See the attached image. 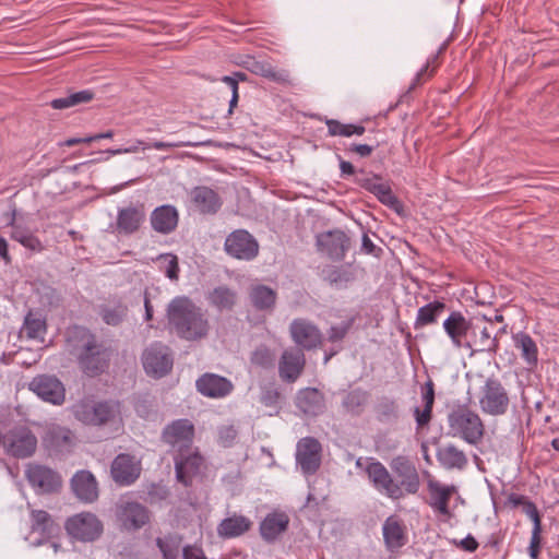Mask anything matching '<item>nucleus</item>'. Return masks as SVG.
I'll return each instance as SVG.
<instances>
[{
    "instance_id": "obj_1",
    "label": "nucleus",
    "mask_w": 559,
    "mask_h": 559,
    "mask_svg": "<svg viewBox=\"0 0 559 559\" xmlns=\"http://www.w3.org/2000/svg\"><path fill=\"white\" fill-rule=\"evenodd\" d=\"M70 353L76 356L80 370L88 378L105 373L111 360V348L84 325L73 324L66 331Z\"/></svg>"
},
{
    "instance_id": "obj_2",
    "label": "nucleus",
    "mask_w": 559,
    "mask_h": 559,
    "mask_svg": "<svg viewBox=\"0 0 559 559\" xmlns=\"http://www.w3.org/2000/svg\"><path fill=\"white\" fill-rule=\"evenodd\" d=\"M167 319L179 338L199 341L209 335L210 322L202 308L189 297H175L167 306Z\"/></svg>"
},
{
    "instance_id": "obj_3",
    "label": "nucleus",
    "mask_w": 559,
    "mask_h": 559,
    "mask_svg": "<svg viewBox=\"0 0 559 559\" xmlns=\"http://www.w3.org/2000/svg\"><path fill=\"white\" fill-rule=\"evenodd\" d=\"M386 469V497L401 499L415 495L420 487V477L414 461L407 455H396Z\"/></svg>"
},
{
    "instance_id": "obj_4",
    "label": "nucleus",
    "mask_w": 559,
    "mask_h": 559,
    "mask_svg": "<svg viewBox=\"0 0 559 559\" xmlns=\"http://www.w3.org/2000/svg\"><path fill=\"white\" fill-rule=\"evenodd\" d=\"M448 435L466 443L477 445L485 435V425L479 415L467 405H457L448 414Z\"/></svg>"
},
{
    "instance_id": "obj_5",
    "label": "nucleus",
    "mask_w": 559,
    "mask_h": 559,
    "mask_svg": "<svg viewBox=\"0 0 559 559\" xmlns=\"http://www.w3.org/2000/svg\"><path fill=\"white\" fill-rule=\"evenodd\" d=\"M120 413V403L114 400H82L73 406L74 417L90 426H104L115 420Z\"/></svg>"
},
{
    "instance_id": "obj_6",
    "label": "nucleus",
    "mask_w": 559,
    "mask_h": 559,
    "mask_svg": "<svg viewBox=\"0 0 559 559\" xmlns=\"http://www.w3.org/2000/svg\"><path fill=\"white\" fill-rule=\"evenodd\" d=\"M37 437L26 425H15L3 433L2 447L7 455L24 460L37 450Z\"/></svg>"
},
{
    "instance_id": "obj_7",
    "label": "nucleus",
    "mask_w": 559,
    "mask_h": 559,
    "mask_svg": "<svg viewBox=\"0 0 559 559\" xmlns=\"http://www.w3.org/2000/svg\"><path fill=\"white\" fill-rule=\"evenodd\" d=\"M412 424L401 405L395 401L386 402V451H395L408 439Z\"/></svg>"
},
{
    "instance_id": "obj_8",
    "label": "nucleus",
    "mask_w": 559,
    "mask_h": 559,
    "mask_svg": "<svg viewBox=\"0 0 559 559\" xmlns=\"http://www.w3.org/2000/svg\"><path fill=\"white\" fill-rule=\"evenodd\" d=\"M510 405V397L503 384L496 378H488L481 388L479 407L490 416L504 415Z\"/></svg>"
},
{
    "instance_id": "obj_9",
    "label": "nucleus",
    "mask_w": 559,
    "mask_h": 559,
    "mask_svg": "<svg viewBox=\"0 0 559 559\" xmlns=\"http://www.w3.org/2000/svg\"><path fill=\"white\" fill-rule=\"evenodd\" d=\"M64 528L71 537L83 543L97 540L104 531L102 521L91 512H82L69 518Z\"/></svg>"
},
{
    "instance_id": "obj_10",
    "label": "nucleus",
    "mask_w": 559,
    "mask_h": 559,
    "mask_svg": "<svg viewBox=\"0 0 559 559\" xmlns=\"http://www.w3.org/2000/svg\"><path fill=\"white\" fill-rule=\"evenodd\" d=\"M142 364L148 376L160 379L173 370L174 358L167 345L154 342L143 352Z\"/></svg>"
},
{
    "instance_id": "obj_11",
    "label": "nucleus",
    "mask_w": 559,
    "mask_h": 559,
    "mask_svg": "<svg viewBox=\"0 0 559 559\" xmlns=\"http://www.w3.org/2000/svg\"><path fill=\"white\" fill-rule=\"evenodd\" d=\"M224 250L231 258L250 261L258 255L259 243L248 230L236 229L226 237Z\"/></svg>"
},
{
    "instance_id": "obj_12",
    "label": "nucleus",
    "mask_w": 559,
    "mask_h": 559,
    "mask_svg": "<svg viewBox=\"0 0 559 559\" xmlns=\"http://www.w3.org/2000/svg\"><path fill=\"white\" fill-rule=\"evenodd\" d=\"M28 390L52 405H62L66 401L64 385L52 374H37L28 383Z\"/></svg>"
},
{
    "instance_id": "obj_13",
    "label": "nucleus",
    "mask_w": 559,
    "mask_h": 559,
    "mask_svg": "<svg viewBox=\"0 0 559 559\" xmlns=\"http://www.w3.org/2000/svg\"><path fill=\"white\" fill-rule=\"evenodd\" d=\"M322 445L314 437H305L297 442L296 462L305 475L316 474L321 466Z\"/></svg>"
},
{
    "instance_id": "obj_14",
    "label": "nucleus",
    "mask_w": 559,
    "mask_h": 559,
    "mask_svg": "<svg viewBox=\"0 0 559 559\" xmlns=\"http://www.w3.org/2000/svg\"><path fill=\"white\" fill-rule=\"evenodd\" d=\"M316 245L320 253L333 261H341L350 248V239L343 230L334 229L317 235Z\"/></svg>"
},
{
    "instance_id": "obj_15",
    "label": "nucleus",
    "mask_w": 559,
    "mask_h": 559,
    "mask_svg": "<svg viewBox=\"0 0 559 559\" xmlns=\"http://www.w3.org/2000/svg\"><path fill=\"white\" fill-rule=\"evenodd\" d=\"M289 333L297 348L311 350L321 346L322 333L319 328L306 319H295L289 325Z\"/></svg>"
},
{
    "instance_id": "obj_16",
    "label": "nucleus",
    "mask_w": 559,
    "mask_h": 559,
    "mask_svg": "<svg viewBox=\"0 0 559 559\" xmlns=\"http://www.w3.org/2000/svg\"><path fill=\"white\" fill-rule=\"evenodd\" d=\"M146 221L145 204L136 202L118 210L116 231L122 236L138 233Z\"/></svg>"
},
{
    "instance_id": "obj_17",
    "label": "nucleus",
    "mask_w": 559,
    "mask_h": 559,
    "mask_svg": "<svg viewBox=\"0 0 559 559\" xmlns=\"http://www.w3.org/2000/svg\"><path fill=\"white\" fill-rule=\"evenodd\" d=\"M443 330L456 348L471 346L468 337L474 332V324L461 311H452L443 321Z\"/></svg>"
},
{
    "instance_id": "obj_18",
    "label": "nucleus",
    "mask_w": 559,
    "mask_h": 559,
    "mask_svg": "<svg viewBox=\"0 0 559 559\" xmlns=\"http://www.w3.org/2000/svg\"><path fill=\"white\" fill-rule=\"evenodd\" d=\"M26 478L29 485L40 493H52L61 487L60 475L44 465H29L26 469Z\"/></svg>"
},
{
    "instance_id": "obj_19",
    "label": "nucleus",
    "mask_w": 559,
    "mask_h": 559,
    "mask_svg": "<svg viewBox=\"0 0 559 559\" xmlns=\"http://www.w3.org/2000/svg\"><path fill=\"white\" fill-rule=\"evenodd\" d=\"M194 437V426L186 418L176 419L168 424L162 432V440L171 445H179L180 450H189Z\"/></svg>"
},
{
    "instance_id": "obj_20",
    "label": "nucleus",
    "mask_w": 559,
    "mask_h": 559,
    "mask_svg": "<svg viewBox=\"0 0 559 559\" xmlns=\"http://www.w3.org/2000/svg\"><path fill=\"white\" fill-rule=\"evenodd\" d=\"M110 473L116 484L129 486L140 477L141 467L133 455L120 453L114 459Z\"/></svg>"
},
{
    "instance_id": "obj_21",
    "label": "nucleus",
    "mask_w": 559,
    "mask_h": 559,
    "mask_svg": "<svg viewBox=\"0 0 559 559\" xmlns=\"http://www.w3.org/2000/svg\"><path fill=\"white\" fill-rule=\"evenodd\" d=\"M195 388L205 397L223 399L233 392L234 384L226 377L205 372L197 379Z\"/></svg>"
},
{
    "instance_id": "obj_22",
    "label": "nucleus",
    "mask_w": 559,
    "mask_h": 559,
    "mask_svg": "<svg viewBox=\"0 0 559 559\" xmlns=\"http://www.w3.org/2000/svg\"><path fill=\"white\" fill-rule=\"evenodd\" d=\"M295 406L307 417H318L326 409L324 394L319 389L310 386L296 393Z\"/></svg>"
},
{
    "instance_id": "obj_23",
    "label": "nucleus",
    "mask_w": 559,
    "mask_h": 559,
    "mask_svg": "<svg viewBox=\"0 0 559 559\" xmlns=\"http://www.w3.org/2000/svg\"><path fill=\"white\" fill-rule=\"evenodd\" d=\"M70 487L75 498L83 503H93L98 499V483L87 469L78 471L70 480Z\"/></svg>"
},
{
    "instance_id": "obj_24",
    "label": "nucleus",
    "mask_w": 559,
    "mask_h": 559,
    "mask_svg": "<svg viewBox=\"0 0 559 559\" xmlns=\"http://www.w3.org/2000/svg\"><path fill=\"white\" fill-rule=\"evenodd\" d=\"M306 365V357L299 348L285 349L278 362V373L283 381L295 382L302 373Z\"/></svg>"
},
{
    "instance_id": "obj_25",
    "label": "nucleus",
    "mask_w": 559,
    "mask_h": 559,
    "mask_svg": "<svg viewBox=\"0 0 559 559\" xmlns=\"http://www.w3.org/2000/svg\"><path fill=\"white\" fill-rule=\"evenodd\" d=\"M189 195L193 207L203 215H214L223 205L221 195L215 190L206 186H197L192 188Z\"/></svg>"
},
{
    "instance_id": "obj_26",
    "label": "nucleus",
    "mask_w": 559,
    "mask_h": 559,
    "mask_svg": "<svg viewBox=\"0 0 559 559\" xmlns=\"http://www.w3.org/2000/svg\"><path fill=\"white\" fill-rule=\"evenodd\" d=\"M177 480L186 487L191 486L193 478L200 473L203 457L198 453L185 455L182 450L174 457Z\"/></svg>"
},
{
    "instance_id": "obj_27",
    "label": "nucleus",
    "mask_w": 559,
    "mask_h": 559,
    "mask_svg": "<svg viewBox=\"0 0 559 559\" xmlns=\"http://www.w3.org/2000/svg\"><path fill=\"white\" fill-rule=\"evenodd\" d=\"M151 227L162 235H169L176 230L179 223V212L171 204L155 207L150 216Z\"/></svg>"
},
{
    "instance_id": "obj_28",
    "label": "nucleus",
    "mask_w": 559,
    "mask_h": 559,
    "mask_svg": "<svg viewBox=\"0 0 559 559\" xmlns=\"http://www.w3.org/2000/svg\"><path fill=\"white\" fill-rule=\"evenodd\" d=\"M118 518L127 531H138L150 522V511L141 503L130 501L120 508Z\"/></svg>"
},
{
    "instance_id": "obj_29",
    "label": "nucleus",
    "mask_w": 559,
    "mask_h": 559,
    "mask_svg": "<svg viewBox=\"0 0 559 559\" xmlns=\"http://www.w3.org/2000/svg\"><path fill=\"white\" fill-rule=\"evenodd\" d=\"M289 527V516L285 512H271L265 515L259 526L261 538L267 543H275Z\"/></svg>"
},
{
    "instance_id": "obj_30",
    "label": "nucleus",
    "mask_w": 559,
    "mask_h": 559,
    "mask_svg": "<svg viewBox=\"0 0 559 559\" xmlns=\"http://www.w3.org/2000/svg\"><path fill=\"white\" fill-rule=\"evenodd\" d=\"M243 67L251 73L260 75L271 82L285 84L289 82V72L276 69L267 60H259L254 57H247Z\"/></svg>"
},
{
    "instance_id": "obj_31",
    "label": "nucleus",
    "mask_w": 559,
    "mask_h": 559,
    "mask_svg": "<svg viewBox=\"0 0 559 559\" xmlns=\"http://www.w3.org/2000/svg\"><path fill=\"white\" fill-rule=\"evenodd\" d=\"M436 457L440 466L448 471H463L468 465V459L465 452L453 443L439 447L436 452Z\"/></svg>"
},
{
    "instance_id": "obj_32",
    "label": "nucleus",
    "mask_w": 559,
    "mask_h": 559,
    "mask_svg": "<svg viewBox=\"0 0 559 559\" xmlns=\"http://www.w3.org/2000/svg\"><path fill=\"white\" fill-rule=\"evenodd\" d=\"M128 305L118 297L109 299L107 304L98 306V316L103 322L110 326H119L128 317Z\"/></svg>"
},
{
    "instance_id": "obj_33",
    "label": "nucleus",
    "mask_w": 559,
    "mask_h": 559,
    "mask_svg": "<svg viewBox=\"0 0 559 559\" xmlns=\"http://www.w3.org/2000/svg\"><path fill=\"white\" fill-rule=\"evenodd\" d=\"M206 300L211 307L219 312L233 311L238 301V294L227 285L214 287L206 294Z\"/></svg>"
},
{
    "instance_id": "obj_34",
    "label": "nucleus",
    "mask_w": 559,
    "mask_h": 559,
    "mask_svg": "<svg viewBox=\"0 0 559 559\" xmlns=\"http://www.w3.org/2000/svg\"><path fill=\"white\" fill-rule=\"evenodd\" d=\"M249 300L257 311L272 312L276 306L277 293L267 285L257 284L249 290Z\"/></svg>"
},
{
    "instance_id": "obj_35",
    "label": "nucleus",
    "mask_w": 559,
    "mask_h": 559,
    "mask_svg": "<svg viewBox=\"0 0 559 559\" xmlns=\"http://www.w3.org/2000/svg\"><path fill=\"white\" fill-rule=\"evenodd\" d=\"M421 399L424 407L414 408L417 431L428 427L432 419V408L435 404V384L432 380L429 379L423 386Z\"/></svg>"
},
{
    "instance_id": "obj_36",
    "label": "nucleus",
    "mask_w": 559,
    "mask_h": 559,
    "mask_svg": "<svg viewBox=\"0 0 559 559\" xmlns=\"http://www.w3.org/2000/svg\"><path fill=\"white\" fill-rule=\"evenodd\" d=\"M428 490L431 498L430 506L439 513L450 516L449 502L455 492V487L444 486L437 480H429Z\"/></svg>"
},
{
    "instance_id": "obj_37",
    "label": "nucleus",
    "mask_w": 559,
    "mask_h": 559,
    "mask_svg": "<svg viewBox=\"0 0 559 559\" xmlns=\"http://www.w3.org/2000/svg\"><path fill=\"white\" fill-rule=\"evenodd\" d=\"M408 542L405 523L395 515L386 518V549L394 552Z\"/></svg>"
},
{
    "instance_id": "obj_38",
    "label": "nucleus",
    "mask_w": 559,
    "mask_h": 559,
    "mask_svg": "<svg viewBox=\"0 0 559 559\" xmlns=\"http://www.w3.org/2000/svg\"><path fill=\"white\" fill-rule=\"evenodd\" d=\"M252 522L245 515L228 516L218 524L217 533L223 538H235L247 533Z\"/></svg>"
},
{
    "instance_id": "obj_39",
    "label": "nucleus",
    "mask_w": 559,
    "mask_h": 559,
    "mask_svg": "<svg viewBox=\"0 0 559 559\" xmlns=\"http://www.w3.org/2000/svg\"><path fill=\"white\" fill-rule=\"evenodd\" d=\"M71 430L61 426L48 428L43 437V444L53 452H62L71 444Z\"/></svg>"
},
{
    "instance_id": "obj_40",
    "label": "nucleus",
    "mask_w": 559,
    "mask_h": 559,
    "mask_svg": "<svg viewBox=\"0 0 559 559\" xmlns=\"http://www.w3.org/2000/svg\"><path fill=\"white\" fill-rule=\"evenodd\" d=\"M447 305L443 301L435 300L423 307L417 311V317L414 323V329L419 330L427 325L438 322V319L443 314Z\"/></svg>"
},
{
    "instance_id": "obj_41",
    "label": "nucleus",
    "mask_w": 559,
    "mask_h": 559,
    "mask_svg": "<svg viewBox=\"0 0 559 559\" xmlns=\"http://www.w3.org/2000/svg\"><path fill=\"white\" fill-rule=\"evenodd\" d=\"M22 331L29 340H43L47 332L46 318L39 311L29 310L24 318Z\"/></svg>"
},
{
    "instance_id": "obj_42",
    "label": "nucleus",
    "mask_w": 559,
    "mask_h": 559,
    "mask_svg": "<svg viewBox=\"0 0 559 559\" xmlns=\"http://www.w3.org/2000/svg\"><path fill=\"white\" fill-rule=\"evenodd\" d=\"M468 343L471 346H466L465 349H469L472 353H496L499 346L497 337H492L487 328H483L479 335L474 330L468 337Z\"/></svg>"
},
{
    "instance_id": "obj_43",
    "label": "nucleus",
    "mask_w": 559,
    "mask_h": 559,
    "mask_svg": "<svg viewBox=\"0 0 559 559\" xmlns=\"http://www.w3.org/2000/svg\"><path fill=\"white\" fill-rule=\"evenodd\" d=\"M514 346L521 350V356L530 366H536L538 349L535 341L525 332H519L512 336Z\"/></svg>"
},
{
    "instance_id": "obj_44",
    "label": "nucleus",
    "mask_w": 559,
    "mask_h": 559,
    "mask_svg": "<svg viewBox=\"0 0 559 559\" xmlns=\"http://www.w3.org/2000/svg\"><path fill=\"white\" fill-rule=\"evenodd\" d=\"M32 521L33 532H39L43 537L50 538L59 531V526L53 522L51 515L45 510L32 511Z\"/></svg>"
},
{
    "instance_id": "obj_45",
    "label": "nucleus",
    "mask_w": 559,
    "mask_h": 559,
    "mask_svg": "<svg viewBox=\"0 0 559 559\" xmlns=\"http://www.w3.org/2000/svg\"><path fill=\"white\" fill-rule=\"evenodd\" d=\"M95 93L92 90H83L70 93L69 95L60 98L52 99L50 106L53 109H66L81 104L90 103L94 99Z\"/></svg>"
},
{
    "instance_id": "obj_46",
    "label": "nucleus",
    "mask_w": 559,
    "mask_h": 559,
    "mask_svg": "<svg viewBox=\"0 0 559 559\" xmlns=\"http://www.w3.org/2000/svg\"><path fill=\"white\" fill-rule=\"evenodd\" d=\"M381 180V176H370L362 170L355 177V182L359 187L374 194L377 199L384 204V183H382Z\"/></svg>"
},
{
    "instance_id": "obj_47",
    "label": "nucleus",
    "mask_w": 559,
    "mask_h": 559,
    "mask_svg": "<svg viewBox=\"0 0 559 559\" xmlns=\"http://www.w3.org/2000/svg\"><path fill=\"white\" fill-rule=\"evenodd\" d=\"M328 133L330 136H346L362 135L366 131L361 124L342 123L336 119H325Z\"/></svg>"
},
{
    "instance_id": "obj_48",
    "label": "nucleus",
    "mask_w": 559,
    "mask_h": 559,
    "mask_svg": "<svg viewBox=\"0 0 559 559\" xmlns=\"http://www.w3.org/2000/svg\"><path fill=\"white\" fill-rule=\"evenodd\" d=\"M367 401L368 394L365 391L356 389L345 395L343 406L348 413L353 415H360L367 404Z\"/></svg>"
},
{
    "instance_id": "obj_49",
    "label": "nucleus",
    "mask_w": 559,
    "mask_h": 559,
    "mask_svg": "<svg viewBox=\"0 0 559 559\" xmlns=\"http://www.w3.org/2000/svg\"><path fill=\"white\" fill-rule=\"evenodd\" d=\"M282 394L274 383L265 384L261 388L260 402L266 407H271L278 414L281 411Z\"/></svg>"
},
{
    "instance_id": "obj_50",
    "label": "nucleus",
    "mask_w": 559,
    "mask_h": 559,
    "mask_svg": "<svg viewBox=\"0 0 559 559\" xmlns=\"http://www.w3.org/2000/svg\"><path fill=\"white\" fill-rule=\"evenodd\" d=\"M250 361L257 367L271 369L275 365V355L267 346L260 345L252 352Z\"/></svg>"
},
{
    "instance_id": "obj_51",
    "label": "nucleus",
    "mask_w": 559,
    "mask_h": 559,
    "mask_svg": "<svg viewBox=\"0 0 559 559\" xmlns=\"http://www.w3.org/2000/svg\"><path fill=\"white\" fill-rule=\"evenodd\" d=\"M365 471L370 481L379 490H384V466L372 459H366Z\"/></svg>"
},
{
    "instance_id": "obj_52",
    "label": "nucleus",
    "mask_w": 559,
    "mask_h": 559,
    "mask_svg": "<svg viewBox=\"0 0 559 559\" xmlns=\"http://www.w3.org/2000/svg\"><path fill=\"white\" fill-rule=\"evenodd\" d=\"M447 49V43H443L437 53L428 59L425 67L416 74L414 83L411 85L409 90L414 88L415 85L421 84L427 79L431 78L438 67V59L441 53Z\"/></svg>"
},
{
    "instance_id": "obj_53",
    "label": "nucleus",
    "mask_w": 559,
    "mask_h": 559,
    "mask_svg": "<svg viewBox=\"0 0 559 559\" xmlns=\"http://www.w3.org/2000/svg\"><path fill=\"white\" fill-rule=\"evenodd\" d=\"M180 542L175 537L156 538V546L160 550L164 559H177Z\"/></svg>"
},
{
    "instance_id": "obj_54",
    "label": "nucleus",
    "mask_w": 559,
    "mask_h": 559,
    "mask_svg": "<svg viewBox=\"0 0 559 559\" xmlns=\"http://www.w3.org/2000/svg\"><path fill=\"white\" fill-rule=\"evenodd\" d=\"M324 280L336 288H343L346 287L347 283L352 280V276L348 272L342 269L332 267L324 271Z\"/></svg>"
},
{
    "instance_id": "obj_55",
    "label": "nucleus",
    "mask_w": 559,
    "mask_h": 559,
    "mask_svg": "<svg viewBox=\"0 0 559 559\" xmlns=\"http://www.w3.org/2000/svg\"><path fill=\"white\" fill-rule=\"evenodd\" d=\"M169 489L162 484H151L147 487L146 497L144 498L145 502L148 504H158L162 501L166 500L169 497Z\"/></svg>"
},
{
    "instance_id": "obj_56",
    "label": "nucleus",
    "mask_w": 559,
    "mask_h": 559,
    "mask_svg": "<svg viewBox=\"0 0 559 559\" xmlns=\"http://www.w3.org/2000/svg\"><path fill=\"white\" fill-rule=\"evenodd\" d=\"M386 207L393 211L401 219L409 216V210L405 204L386 187Z\"/></svg>"
},
{
    "instance_id": "obj_57",
    "label": "nucleus",
    "mask_w": 559,
    "mask_h": 559,
    "mask_svg": "<svg viewBox=\"0 0 559 559\" xmlns=\"http://www.w3.org/2000/svg\"><path fill=\"white\" fill-rule=\"evenodd\" d=\"M352 325H353V320L343 321L338 325H332L328 332V335H329L328 340L331 343H336V342L342 341L347 335L349 330L352 329Z\"/></svg>"
},
{
    "instance_id": "obj_58",
    "label": "nucleus",
    "mask_w": 559,
    "mask_h": 559,
    "mask_svg": "<svg viewBox=\"0 0 559 559\" xmlns=\"http://www.w3.org/2000/svg\"><path fill=\"white\" fill-rule=\"evenodd\" d=\"M238 436L237 429L233 425L218 428V442L224 448H230Z\"/></svg>"
},
{
    "instance_id": "obj_59",
    "label": "nucleus",
    "mask_w": 559,
    "mask_h": 559,
    "mask_svg": "<svg viewBox=\"0 0 559 559\" xmlns=\"http://www.w3.org/2000/svg\"><path fill=\"white\" fill-rule=\"evenodd\" d=\"M522 511L532 520L533 528L542 527V519L536 504L531 500H525L522 504Z\"/></svg>"
},
{
    "instance_id": "obj_60",
    "label": "nucleus",
    "mask_w": 559,
    "mask_h": 559,
    "mask_svg": "<svg viewBox=\"0 0 559 559\" xmlns=\"http://www.w3.org/2000/svg\"><path fill=\"white\" fill-rule=\"evenodd\" d=\"M540 547H542V527L533 528L532 536H531V543L528 546V554L532 559H539Z\"/></svg>"
},
{
    "instance_id": "obj_61",
    "label": "nucleus",
    "mask_w": 559,
    "mask_h": 559,
    "mask_svg": "<svg viewBox=\"0 0 559 559\" xmlns=\"http://www.w3.org/2000/svg\"><path fill=\"white\" fill-rule=\"evenodd\" d=\"M8 225L11 226V239L17 241L19 243L31 231L29 229L15 224V211L12 212V216Z\"/></svg>"
},
{
    "instance_id": "obj_62",
    "label": "nucleus",
    "mask_w": 559,
    "mask_h": 559,
    "mask_svg": "<svg viewBox=\"0 0 559 559\" xmlns=\"http://www.w3.org/2000/svg\"><path fill=\"white\" fill-rule=\"evenodd\" d=\"M20 243L26 249L33 252H41L44 250V246L39 238L35 236L32 231H29Z\"/></svg>"
},
{
    "instance_id": "obj_63",
    "label": "nucleus",
    "mask_w": 559,
    "mask_h": 559,
    "mask_svg": "<svg viewBox=\"0 0 559 559\" xmlns=\"http://www.w3.org/2000/svg\"><path fill=\"white\" fill-rule=\"evenodd\" d=\"M361 251L367 254H372L373 257L379 258L382 253V248L379 246H376L372 240L369 238V236L365 233L362 235L361 240Z\"/></svg>"
},
{
    "instance_id": "obj_64",
    "label": "nucleus",
    "mask_w": 559,
    "mask_h": 559,
    "mask_svg": "<svg viewBox=\"0 0 559 559\" xmlns=\"http://www.w3.org/2000/svg\"><path fill=\"white\" fill-rule=\"evenodd\" d=\"M182 557L183 559H206L201 548L191 545L183 547Z\"/></svg>"
}]
</instances>
